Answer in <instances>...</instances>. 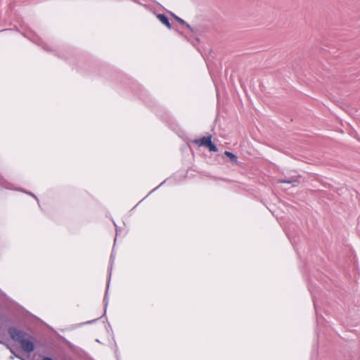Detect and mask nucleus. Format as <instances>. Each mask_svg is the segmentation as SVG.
Segmentation results:
<instances>
[{
	"label": "nucleus",
	"mask_w": 360,
	"mask_h": 360,
	"mask_svg": "<svg viewBox=\"0 0 360 360\" xmlns=\"http://www.w3.org/2000/svg\"><path fill=\"white\" fill-rule=\"evenodd\" d=\"M8 333L11 338L16 342H20L26 335L25 333L16 328L15 327H10L8 329Z\"/></svg>",
	"instance_id": "f257e3e1"
},
{
	"label": "nucleus",
	"mask_w": 360,
	"mask_h": 360,
	"mask_svg": "<svg viewBox=\"0 0 360 360\" xmlns=\"http://www.w3.org/2000/svg\"><path fill=\"white\" fill-rule=\"evenodd\" d=\"M113 261H114V257H113V255L112 254L110 256V271H109V278H108V283H107V289H106L105 295L103 298V302H104V305H105V311H106V308H107L108 303V288H109V284H110V280L111 272H112V266Z\"/></svg>",
	"instance_id": "f03ea898"
},
{
	"label": "nucleus",
	"mask_w": 360,
	"mask_h": 360,
	"mask_svg": "<svg viewBox=\"0 0 360 360\" xmlns=\"http://www.w3.org/2000/svg\"><path fill=\"white\" fill-rule=\"evenodd\" d=\"M20 343V345H21L22 349L25 352L30 353V352H33L34 349V344L32 343V342H31L30 340H29L26 338H24Z\"/></svg>",
	"instance_id": "7ed1b4c3"
},
{
	"label": "nucleus",
	"mask_w": 360,
	"mask_h": 360,
	"mask_svg": "<svg viewBox=\"0 0 360 360\" xmlns=\"http://www.w3.org/2000/svg\"><path fill=\"white\" fill-rule=\"evenodd\" d=\"M212 139V135H209L207 136H203L201 139H195L193 141V143L198 145L199 147L205 146L207 147L209 142Z\"/></svg>",
	"instance_id": "20e7f679"
},
{
	"label": "nucleus",
	"mask_w": 360,
	"mask_h": 360,
	"mask_svg": "<svg viewBox=\"0 0 360 360\" xmlns=\"http://www.w3.org/2000/svg\"><path fill=\"white\" fill-rule=\"evenodd\" d=\"M33 41L37 44V45L41 46L43 49L48 52H52L54 51V49L51 47L46 42L39 39V41L33 40Z\"/></svg>",
	"instance_id": "39448f33"
},
{
	"label": "nucleus",
	"mask_w": 360,
	"mask_h": 360,
	"mask_svg": "<svg viewBox=\"0 0 360 360\" xmlns=\"http://www.w3.org/2000/svg\"><path fill=\"white\" fill-rule=\"evenodd\" d=\"M157 18L167 27H168L169 29L171 28V24L169 22V20L165 14H158Z\"/></svg>",
	"instance_id": "423d86ee"
},
{
	"label": "nucleus",
	"mask_w": 360,
	"mask_h": 360,
	"mask_svg": "<svg viewBox=\"0 0 360 360\" xmlns=\"http://www.w3.org/2000/svg\"><path fill=\"white\" fill-rule=\"evenodd\" d=\"M280 182L281 183H283V184H292V186H296L297 185H298L300 184V180L298 178H288V179H282V180H280Z\"/></svg>",
	"instance_id": "0eeeda50"
},
{
	"label": "nucleus",
	"mask_w": 360,
	"mask_h": 360,
	"mask_svg": "<svg viewBox=\"0 0 360 360\" xmlns=\"http://www.w3.org/2000/svg\"><path fill=\"white\" fill-rule=\"evenodd\" d=\"M224 155H226V157L229 158L230 160L232 161V162H236L237 161V157L236 155H235L233 153H231V152H229V151H225L224 152Z\"/></svg>",
	"instance_id": "6e6552de"
},
{
	"label": "nucleus",
	"mask_w": 360,
	"mask_h": 360,
	"mask_svg": "<svg viewBox=\"0 0 360 360\" xmlns=\"http://www.w3.org/2000/svg\"><path fill=\"white\" fill-rule=\"evenodd\" d=\"M210 152H217L218 150L215 144L212 142V140L209 142L207 147Z\"/></svg>",
	"instance_id": "1a4fd4ad"
},
{
	"label": "nucleus",
	"mask_w": 360,
	"mask_h": 360,
	"mask_svg": "<svg viewBox=\"0 0 360 360\" xmlns=\"http://www.w3.org/2000/svg\"><path fill=\"white\" fill-rule=\"evenodd\" d=\"M175 19L179 22H180L181 24L182 25H185L188 29H190L191 31H193L192 28L191 27V26L187 24L183 19L179 18L178 16H175Z\"/></svg>",
	"instance_id": "9d476101"
},
{
	"label": "nucleus",
	"mask_w": 360,
	"mask_h": 360,
	"mask_svg": "<svg viewBox=\"0 0 360 360\" xmlns=\"http://www.w3.org/2000/svg\"><path fill=\"white\" fill-rule=\"evenodd\" d=\"M43 360H53L51 357L45 356L43 358Z\"/></svg>",
	"instance_id": "9b49d317"
},
{
	"label": "nucleus",
	"mask_w": 360,
	"mask_h": 360,
	"mask_svg": "<svg viewBox=\"0 0 360 360\" xmlns=\"http://www.w3.org/2000/svg\"><path fill=\"white\" fill-rule=\"evenodd\" d=\"M96 320H97V319H94V320H92V321H88V322H86V323H91L95 322Z\"/></svg>",
	"instance_id": "f8f14e48"
},
{
	"label": "nucleus",
	"mask_w": 360,
	"mask_h": 360,
	"mask_svg": "<svg viewBox=\"0 0 360 360\" xmlns=\"http://www.w3.org/2000/svg\"><path fill=\"white\" fill-rule=\"evenodd\" d=\"M30 195H31L32 196H33L36 200H38L37 198L35 196L34 194H32V193H28Z\"/></svg>",
	"instance_id": "ddd939ff"
},
{
	"label": "nucleus",
	"mask_w": 360,
	"mask_h": 360,
	"mask_svg": "<svg viewBox=\"0 0 360 360\" xmlns=\"http://www.w3.org/2000/svg\"><path fill=\"white\" fill-rule=\"evenodd\" d=\"M159 186L156 187L155 188H154L153 191H150V193H152L153 191H154L155 189H157Z\"/></svg>",
	"instance_id": "4468645a"
},
{
	"label": "nucleus",
	"mask_w": 360,
	"mask_h": 360,
	"mask_svg": "<svg viewBox=\"0 0 360 360\" xmlns=\"http://www.w3.org/2000/svg\"><path fill=\"white\" fill-rule=\"evenodd\" d=\"M163 183H164V181L161 182V184L158 186L160 187L162 184H163Z\"/></svg>",
	"instance_id": "2eb2a0df"
},
{
	"label": "nucleus",
	"mask_w": 360,
	"mask_h": 360,
	"mask_svg": "<svg viewBox=\"0 0 360 360\" xmlns=\"http://www.w3.org/2000/svg\"><path fill=\"white\" fill-rule=\"evenodd\" d=\"M6 30H1L0 32H3L4 31H5Z\"/></svg>",
	"instance_id": "dca6fc26"
}]
</instances>
